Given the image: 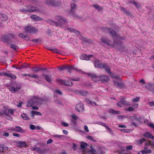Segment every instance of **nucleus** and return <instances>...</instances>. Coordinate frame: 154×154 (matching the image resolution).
Segmentation results:
<instances>
[{
  "mask_svg": "<svg viewBox=\"0 0 154 154\" xmlns=\"http://www.w3.org/2000/svg\"><path fill=\"white\" fill-rule=\"evenodd\" d=\"M15 131L18 133H25V131L22 128L19 126H16Z\"/></svg>",
  "mask_w": 154,
  "mask_h": 154,
  "instance_id": "25",
  "label": "nucleus"
},
{
  "mask_svg": "<svg viewBox=\"0 0 154 154\" xmlns=\"http://www.w3.org/2000/svg\"><path fill=\"white\" fill-rule=\"evenodd\" d=\"M71 117L72 118V119L76 120L78 119V117L76 116L74 114L72 115Z\"/></svg>",
  "mask_w": 154,
  "mask_h": 154,
  "instance_id": "55",
  "label": "nucleus"
},
{
  "mask_svg": "<svg viewBox=\"0 0 154 154\" xmlns=\"http://www.w3.org/2000/svg\"><path fill=\"white\" fill-rule=\"evenodd\" d=\"M4 149V147L2 145H0V154H2L3 150Z\"/></svg>",
  "mask_w": 154,
  "mask_h": 154,
  "instance_id": "52",
  "label": "nucleus"
},
{
  "mask_svg": "<svg viewBox=\"0 0 154 154\" xmlns=\"http://www.w3.org/2000/svg\"><path fill=\"white\" fill-rule=\"evenodd\" d=\"M70 80L73 81H79V78H71Z\"/></svg>",
  "mask_w": 154,
  "mask_h": 154,
  "instance_id": "53",
  "label": "nucleus"
},
{
  "mask_svg": "<svg viewBox=\"0 0 154 154\" xmlns=\"http://www.w3.org/2000/svg\"><path fill=\"white\" fill-rule=\"evenodd\" d=\"M31 116L32 117H34L35 115H38V116H42V114L39 112L32 111L31 112Z\"/></svg>",
  "mask_w": 154,
  "mask_h": 154,
  "instance_id": "27",
  "label": "nucleus"
},
{
  "mask_svg": "<svg viewBox=\"0 0 154 154\" xmlns=\"http://www.w3.org/2000/svg\"><path fill=\"white\" fill-rule=\"evenodd\" d=\"M47 49L56 53H58V50L56 48H47Z\"/></svg>",
  "mask_w": 154,
  "mask_h": 154,
  "instance_id": "32",
  "label": "nucleus"
},
{
  "mask_svg": "<svg viewBox=\"0 0 154 154\" xmlns=\"http://www.w3.org/2000/svg\"><path fill=\"white\" fill-rule=\"evenodd\" d=\"M88 76L91 77V80L94 82H97L100 81V76L98 77L96 75L93 74L88 73Z\"/></svg>",
  "mask_w": 154,
  "mask_h": 154,
  "instance_id": "11",
  "label": "nucleus"
},
{
  "mask_svg": "<svg viewBox=\"0 0 154 154\" xmlns=\"http://www.w3.org/2000/svg\"><path fill=\"white\" fill-rule=\"evenodd\" d=\"M25 8H22L20 9V12L23 13H31L32 12H38L40 10L37 7H33L31 5H27L25 6Z\"/></svg>",
  "mask_w": 154,
  "mask_h": 154,
  "instance_id": "2",
  "label": "nucleus"
},
{
  "mask_svg": "<svg viewBox=\"0 0 154 154\" xmlns=\"http://www.w3.org/2000/svg\"><path fill=\"white\" fill-rule=\"evenodd\" d=\"M29 128L31 129L34 130L35 129V127L34 125L31 124L29 126Z\"/></svg>",
  "mask_w": 154,
  "mask_h": 154,
  "instance_id": "54",
  "label": "nucleus"
},
{
  "mask_svg": "<svg viewBox=\"0 0 154 154\" xmlns=\"http://www.w3.org/2000/svg\"><path fill=\"white\" fill-rule=\"evenodd\" d=\"M2 112L3 115L5 114L7 116H9V109L7 108H4L2 110Z\"/></svg>",
  "mask_w": 154,
  "mask_h": 154,
  "instance_id": "31",
  "label": "nucleus"
},
{
  "mask_svg": "<svg viewBox=\"0 0 154 154\" xmlns=\"http://www.w3.org/2000/svg\"><path fill=\"white\" fill-rule=\"evenodd\" d=\"M121 11H123L124 12L128 15H130L131 14V13L129 11H127L124 8L121 7Z\"/></svg>",
  "mask_w": 154,
  "mask_h": 154,
  "instance_id": "35",
  "label": "nucleus"
},
{
  "mask_svg": "<svg viewBox=\"0 0 154 154\" xmlns=\"http://www.w3.org/2000/svg\"><path fill=\"white\" fill-rule=\"evenodd\" d=\"M144 151H145V152L146 154L147 153H150L152 152V151L150 149H146L144 150Z\"/></svg>",
  "mask_w": 154,
  "mask_h": 154,
  "instance_id": "61",
  "label": "nucleus"
},
{
  "mask_svg": "<svg viewBox=\"0 0 154 154\" xmlns=\"http://www.w3.org/2000/svg\"><path fill=\"white\" fill-rule=\"evenodd\" d=\"M104 68H105V70L108 73H111V71L109 68V66L106 65L105 64V66L104 67Z\"/></svg>",
  "mask_w": 154,
  "mask_h": 154,
  "instance_id": "39",
  "label": "nucleus"
},
{
  "mask_svg": "<svg viewBox=\"0 0 154 154\" xmlns=\"http://www.w3.org/2000/svg\"><path fill=\"white\" fill-rule=\"evenodd\" d=\"M26 63H24L22 66H20L18 67H16V69H23L27 68L29 66L26 65Z\"/></svg>",
  "mask_w": 154,
  "mask_h": 154,
  "instance_id": "28",
  "label": "nucleus"
},
{
  "mask_svg": "<svg viewBox=\"0 0 154 154\" xmlns=\"http://www.w3.org/2000/svg\"><path fill=\"white\" fill-rule=\"evenodd\" d=\"M32 78H34L35 79H38L39 78V76L37 74H34L32 75Z\"/></svg>",
  "mask_w": 154,
  "mask_h": 154,
  "instance_id": "56",
  "label": "nucleus"
},
{
  "mask_svg": "<svg viewBox=\"0 0 154 154\" xmlns=\"http://www.w3.org/2000/svg\"><path fill=\"white\" fill-rule=\"evenodd\" d=\"M86 101L87 102L90 104H91L92 106H97L98 105H97L96 103V102H91L90 100H88V99H86Z\"/></svg>",
  "mask_w": 154,
  "mask_h": 154,
  "instance_id": "37",
  "label": "nucleus"
},
{
  "mask_svg": "<svg viewBox=\"0 0 154 154\" xmlns=\"http://www.w3.org/2000/svg\"><path fill=\"white\" fill-rule=\"evenodd\" d=\"M41 70L40 68H38L37 67H35L34 68H33L31 70L34 71L35 72H37Z\"/></svg>",
  "mask_w": 154,
  "mask_h": 154,
  "instance_id": "41",
  "label": "nucleus"
},
{
  "mask_svg": "<svg viewBox=\"0 0 154 154\" xmlns=\"http://www.w3.org/2000/svg\"><path fill=\"white\" fill-rule=\"evenodd\" d=\"M26 33H36L38 32V30L35 27H33L31 25H29L25 27L24 28Z\"/></svg>",
  "mask_w": 154,
  "mask_h": 154,
  "instance_id": "3",
  "label": "nucleus"
},
{
  "mask_svg": "<svg viewBox=\"0 0 154 154\" xmlns=\"http://www.w3.org/2000/svg\"><path fill=\"white\" fill-rule=\"evenodd\" d=\"M132 146H129L126 147V149L127 150H131L132 149Z\"/></svg>",
  "mask_w": 154,
  "mask_h": 154,
  "instance_id": "63",
  "label": "nucleus"
},
{
  "mask_svg": "<svg viewBox=\"0 0 154 154\" xmlns=\"http://www.w3.org/2000/svg\"><path fill=\"white\" fill-rule=\"evenodd\" d=\"M99 64V60H95L94 63L95 67L97 68Z\"/></svg>",
  "mask_w": 154,
  "mask_h": 154,
  "instance_id": "49",
  "label": "nucleus"
},
{
  "mask_svg": "<svg viewBox=\"0 0 154 154\" xmlns=\"http://www.w3.org/2000/svg\"><path fill=\"white\" fill-rule=\"evenodd\" d=\"M146 88L154 94V83L150 82L145 85Z\"/></svg>",
  "mask_w": 154,
  "mask_h": 154,
  "instance_id": "8",
  "label": "nucleus"
},
{
  "mask_svg": "<svg viewBox=\"0 0 154 154\" xmlns=\"http://www.w3.org/2000/svg\"><path fill=\"white\" fill-rule=\"evenodd\" d=\"M42 75L45 77L46 80L49 83H51L52 81L51 78V75H45L44 74H42Z\"/></svg>",
  "mask_w": 154,
  "mask_h": 154,
  "instance_id": "18",
  "label": "nucleus"
},
{
  "mask_svg": "<svg viewBox=\"0 0 154 154\" xmlns=\"http://www.w3.org/2000/svg\"><path fill=\"white\" fill-rule=\"evenodd\" d=\"M105 31L107 33H110L112 37L116 36L117 35L116 32L112 29H110L109 28H105L104 29Z\"/></svg>",
  "mask_w": 154,
  "mask_h": 154,
  "instance_id": "12",
  "label": "nucleus"
},
{
  "mask_svg": "<svg viewBox=\"0 0 154 154\" xmlns=\"http://www.w3.org/2000/svg\"><path fill=\"white\" fill-rule=\"evenodd\" d=\"M45 3L48 5L53 6H57L59 3V2L54 1V0H45Z\"/></svg>",
  "mask_w": 154,
  "mask_h": 154,
  "instance_id": "9",
  "label": "nucleus"
},
{
  "mask_svg": "<svg viewBox=\"0 0 154 154\" xmlns=\"http://www.w3.org/2000/svg\"><path fill=\"white\" fill-rule=\"evenodd\" d=\"M12 134L14 136L16 137H19L20 136V134H18L16 133H13Z\"/></svg>",
  "mask_w": 154,
  "mask_h": 154,
  "instance_id": "59",
  "label": "nucleus"
},
{
  "mask_svg": "<svg viewBox=\"0 0 154 154\" xmlns=\"http://www.w3.org/2000/svg\"><path fill=\"white\" fill-rule=\"evenodd\" d=\"M73 69H74L78 72H82V70L81 69H78L76 67H75L74 66H73V67H72L70 66L66 65V70H67V71L68 72L70 73L71 72V71Z\"/></svg>",
  "mask_w": 154,
  "mask_h": 154,
  "instance_id": "14",
  "label": "nucleus"
},
{
  "mask_svg": "<svg viewBox=\"0 0 154 154\" xmlns=\"http://www.w3.org/2000/svg\"><path fill=\"white\" fill-rule=\"evenodd\" d=\"M101 41L102 43L106 44L108 46L111 47L113 48L116 46V45L118 44L116 42L114 41L113 44H111L109 41L107 39H106L104 38L103 37L101 38Z\"/></svg>",
  "mask_w": 154,
  "mask_h": 154,
  "instance_id": "5",
  "label": "nucleus"
},
{
  "mask_svg": "<svg viewBox=\"0 0 154 154\" xmlns=\"http://www.w3.org/2000/svg\"><path fill=\"white\" fill-rule=\"evenodd\" d=\"M84 129L85 131L86 132H88L89 131L88 128V127L86 125H85L84 126Z\"/></svg>",
  "mask_w": 154,
  "mask_h": 154,
  "instance_id": "64",
  "label": "nucleus"
},
{
  "mask_svg": "<svg viewBox=\"0 0 154 154\" xmlns=\"http://www.w3.org/2000/svg\"><path fill=\"white\" fill-rule=\"evenodd\" d=\"M9 89L10 91L13 93L15 92V88L13 87H10L9 88Z\"/></svg>",
  "mask_w": 154,
  "mask_h": 154,
  "instance_id": "47",
  "label": "nucleus"
},
{
  "mask_svg": "<svg viewBox=\"0 0 154 154\" xmlns=\"http://www.w3.org/2000/svg\"><path fill=\"white\" fill-rule=\"evenodd\" d=\"M46 22L48 24H50L52 25H55L57 26H59L60 25V24L59 23L52 20H47Z\"/></svg>",
  "mask_w": 154,
  "mask_h": 154,
  "instance_id": "22",
  "label": "nucleus"
},
{
  "mask_svg": "<svg viewBox=\"0 0 154 154\" xmlns=\"http://www.w3.org/2000/svg\"><path fill=\"white\" fill-rule=\"evenodd\" d=\"M93 7L99 11H101L102 10V8L97 5H93Z\"/></svg>",
  "mask_w": 154,
  "mask_h": 154,
  "instance_id": "34",
  "label": "nucleus"
},
{
  "mask_svg": "<svg viewBox=\"0 0 154 154\" xmlns=\"http://www.w3.org/2000/svg\"><path fill=\"white\" fill-rule=\"evenodd\" d=\"M87 138L89 140H91L94 142H96V140L94 139L93 137L91 136H88L87 137Z\"/></svg>",
  "mask_w": 154,
  "mask_h": 154,
  "instance_id": "44",
  "label": "nucleus"
},
{
  "mask_svg": "<svg viewBox=\"0 0 154 154\" xmlns=\"http://www.w3.org/2000/svg\"><path fill=\"white\" fill-rule=\"evenodd\" d=\"M88 145V144L87 143L84 142H82L80 145L81 148L82 149H83Z\"/></svg>",
  "mask_w": 154,
  "mask_h": 154,
  "instance_id": "36",
  "label": "nucleus"
},
{
  "mask_svg": "<svg viewBox=\"0 0 154 154\" xmlns=\"http://www.w3.org/2000/svg\"><path fill=\"white\" fill-rule=\"evenodd\" d=\"M44 100L45 99L43 98L34 96L28 102L27 106L30 107L34 105L41 104Z\"/></svg>",
  "mask_w": 154,
  "mask_h": 154,
  "instance_id": "1",
  "label": "nucleus"
},
{
  "mask_svg": "<svg viewBox=\"0 0 154 154\" xmlns=\"http://www.w3.org/2000/svg\"><path fill=\"white\" fill-rule=\"evenodd\" d=\"M113 82L116 86H117L118 88H123L125 87V84L124 83L121 82H119L118 81L114 80Z\"/></svg>",
  "mask_w": 154,
  "mask_h": 154,
  "instance_id": "16",
  "label": "nucleus"
},
{
  "mask_svg": "<svg viewBox=\"0 0 154 154\" xmlns=\"http://www.w3.org/2000/svg\"><path fill=\"white\" fill-rule=\"evenodd\" d=\"M140 97H136V98H134L133 100H132V101L133 102H138V101H139V100H140Z\"/></svg>",
  "mask_w": 154,
  "mask_h": 154,
  "instance_id": "51",
  "label": "nucleus"
},
{
  "mask_svg": "<svg viewBox=\"0 0 154 154\" xmlns=\"http://www.w3.org/2000/svg\"><path fill=\"white\" fill-rule=\"evenodd\" d=\"M18 36L20 38L24 39L26 41H28L30 39L29 36H27L23 33H20L18 35Z\"/></svg>",
  "mask_w": 154,
  "mask_h": 154,
  "instance_id": "23",
  "label": "nucleus"
},
{
  "mask_svg": "<svg viewBox=\"0 0 154 154\" xmlns=\"http://www.w3.org/2000/svg\"><path fill=\"white\" fill-rule=\"evenodd\" d=\"M33 149L34 150H36V151H37L38 152L39 151V150L40 149L38 147H35L33 148Z\"/></svg>",
  "mask_w": 154,
  "mask_h": 154,
  "instance_id": "62",
  "label": "nucleus"
},
{
  "mask_svg": "<svg viewBox=\"0 0 154 154\" xmlns=\"http://www.w3.org/2000/svg\"><path fill=\"white\" fill-rule=\"evenodd\" d=\"M7 19L6 15L3 14H0V21H5L7 20Z\"/></svg>",
  "mask_w": 154,
  "mask_h": 154,
  "instance_id": "26",
  "label": "nucleus"
},
{
  "mask_svg": "<svg viewBox=\"0 0 154 154\" xmlns=\"http://www.w3.org/2000/svg\"><path fill=\"white\" fill-rule=\"evenodd\" d=\"M21 117L23 119L25 120H28L29 119V118L28 116L27 115L24 113H23L21 115Z\"/></svg>",
  "mask_w": 154,
  "mask_h": 154,
  "instance_id": "38",
  "label": "nucleus"
},
{
  "mask_svg": "<svg viewBox=\"0 0 154 154\" xmlns=\"http://www.w3.org/2000/svg\"><path fill=\"white\" fill-rule=\"evenodd\" d=\"M151 141H149L147 142H146L145 144V146H149L151 145Z\"/></svg>",
  "mask_w": 154,
  "mask_h": 154,
  "instance_id": "58",
  "label": "nucleus"
},
{
  "mask_svg": "<svg viewBox=\"0 0 154 154\" xmlns=\"http://www.w3.org/2000/svg\"><path fill=\"white\" fill-rule=\"evenodd\" d=\"M109 80V78L107 76L103 75L100 76V81L103 82H107Z\"/></svg>",
  "mask_w": 154,
  "mask_h": 154,
  "instance_id": "17",
  "label": "nucleus"
},
{
  "mask_svg": "<svg viewBox=\"0 0 154 154\" xmlns=\"http://www.w3.org/2000/svg\"><path fill=\"white\" fill-rule=\"evenodd\" d=\"M57 83L60 85L69 86L72 85V82L70 81H64L60 79H57Z\"/></svg>",
  "mask_w": 154,
  "mask_h": 154,
  "instance_id": "6",
  "label": "nucleus"
},
{
  "mask_svg": "<svg viewBox=\"0 0 154 154\" xmlns=\"http://www.w3.org/2000/svg\"><path fill=\"white\" fill-rule=\"evenodd\" d=\"M106 129L107 131H108L111 134H113V131L109 128L108 126L106 127Z\"/></svg>",
  "mask_w": 154,
  "mask_h": 154,
  "instance_id": "50",
  "label": "nucleus"
},
{
  "mask_svg": "<svg viewBox=\"0 0 154 154\" xmlns=\"http://www.w3.org/2000/svg\"><path fill=\"white\" fill-rule=\"evenodd\" d=\"M5 77H9L13 79H15L16 78V76L11 73H6Z\"/></svg>",
  "mask_w": 154,
  "mask_h": 154,
  "instance_id": "29",
  "label": "nucleus"
},
{
  "mask_svg": "<svg viewBox=\"0 0 154 154\" xmlns=\"http://www.w3.org/2000/svg\"><path fill=\"white\" fill-rule=\"evenodd\" d=\"M109 112L110 113H113L115 114H120V112L119 111H115L112 109H110L109 110Z\"/></svg>",
  "mask_w": 154,
  "mask_h": 154,
  "instance_id": "40",
  "label": "nucleus"
},
{
  "mask_svg": "<svg viewBox=\"0 0 154 154\" xmlns=\"http://www.w3.org/2000/svg\"><path fill=\"white\" fill-rule=\"evenodd\" d=\"M17 144L18 146L21 148L24 147L26 146V142L25 141H19L17 142Z\"/></svg>",
  "mask_w": 154,
  "mask_h": 154,
  "instance_id": "24",
  "label": "nucleus"
},
{
  "mask_svg": "<svg viewBox=\"0 0 154 154\" xmlns=\"http://www.w3.org/2000/svg\"><path fill=\"white\" fill-rule=\"evenodd\" d=\"M56 19L60 22V23H59L60 24L59 26L64 25L67 23L66 19L62 17L59 16H57L56 17Z\"/></svg>",
  "mask_w": 154,
  "mask_h": 154,
  "instance_id": "10",
  "label": "nucleus"
},
{
  "mask_svg": "<svg viewBox=\"0 0 154 154\" xmlns=\"http://www.w3.org/2000/svg\"><path fill=\"white\" fill-rule=\"evenodd\" d=\"M10 47L11 48L13 49L15 51H16L17 49L18 46H16V45L13 44H10Z\"/></svg>",
  "mask_w": 154,
  "mask_h": 154,
  "instance_id": "42",
  "label": "nucleus"
},
{
  "mask_svg": "<svg viewBox=\"0 0 154 154\" xmlns=\"http://www.w3.org/2000/svg\"><path fill=\"white\" fill-rule=\"evenodd\" d=\"M93 56L92 55H87L86 54H83L80 56V58L82 60H89L90 57Z\"/></svg>",
  "mask_w": 154,
  "mask_h": 154,
  "instance_id": "15",
  "label": "nucleus"
},
{
  "mask_svg": "<svg viewBox=\"0 0 154 154\" xmlns=\"http://www.w3.org/2000/svg\"><path fill=\"white\" fill-rule=\"evenodd\" d=\"M133 3L134 5L137 8H140V5L138 3L134 1H133Z\"/></svg>",
  "mask_w": 154,
  "mask_h": 154,
  "instance_id": "45",
  "label": "nucleus"
},
{
  "mask_svg": "<svg viewBox=\"0 0 154 154\" xmlns=\"http://www.w3.org/2000/svg\"><path fill=\"white\" fill-rule=\"evenodd\" d=\"M105 63H99L97 68L101 69L104 68L105 66Z\"/></svg>",
  "mask_w": 154,
  "mask_h": 154,
  "instance_id": "46",
  "label": "nucleus"
},
{
  "mask_svg": "<svg viewBox=\"0 0 154 154\" xmlns=\"http://www.w3.org/2000/svg\"><path fill=\"white\" fill-rule=\"evenodd\" d=\"M120 103L123 105H128L129 103V102L128 101L125 100L123 99H122L120 101Z\"/></svg>",
  "mask_w": 154,
  "mask_h": 154,
  "instance_id": "33",
  "label": "nucleus"
},
{
  "mask_svg": "<svg viewBox=\"0 0 154 154\" xmlns=\"http://www.w3.org/2000/svg\"><path fill=\"white\" fill-rule=\"evenodd\" d=\"M146 141V140L144 138H141L140 139L136 140L135 142L139 146L142 145L144 142Z\"/></svg>",
  "mask_w": 154,
  "mask_h": 154,
  "instance_id": "21",
  "label": "nucleus"
},
{
  "mask_svg": "<svg viewBox=\"0 0 154 154\" xmlns=\"http://www.w3.org/2000/svg\"><path fill=\"white\" fill-rule=\"evenodd\" d=\"M30 17L32 19L35 21H39L43 20L42 18L34 15H31Z\"/></svg>",
  "mask_w": 154,
  "mask_h": 154,
  "instance_id": "19",
  "label": "nucleus"
},
{
  "mask_svg": "<svg viewBox=\"0 0 154 154\" xmlns=\"http://www.w3.org/2000/svg\"><path fill=\"white\" fill-rule=\"evenodd\" d=\"M71 11L69 13V14L71 16H75V12H74V9L76 7L75 5L74 4H71Z\"/></svg>",
  "mask_w": 154,
  "mask_h": 154,
  "instance_id": "20",
  "label": "nucleus"
},
{
  "mask_svg": "<svg viewBox=\"0 0 154 154\" xmlns=\"http://www.w3.org/2000/svg\"><path fill=\"white\" fill-rule=\"evenodd\" d=\"M67 29L69 30L70 32L75 33L77 35H79L80 34L79 32L75 29L68 27L67 28Z\"/></svg>",
  "mask_w": 154,
  "mask_h": 154,
  "instance_id": "30",
  "label": "nucleus"
},
{
  "mask_svg": "<svg viewBox=\"0 0 154 154\" xmlns=\"http://www.w3.org/2000/svg\"><path fill=\"white\" fill-rule=\"evenodd\" d=\"M103 152L101 149L95 150L93 147L92 146L91 147V149L85 152L84 154H103Z\"/></svg>",
  "mask_w": 154,
  "mask_h": 154,
  "instance_id": "4",
  "label": "nucleus"
},
{
  "mask_svg": "<svg viewBox=\"0 0 154 154\" xmlns=\"http://www.w3.org/2000/svg\"><path fill=\"white\" fill-rule=\"evenodd\" d=\"M143 136L146 137L150 138L151 134L149 132H147L143 134Z\"/></svg>",
  "mask_w": 154,
  "mask_h": 154,
  "instance_id": "43",
  "label": "nucleus"
},
{
  "mask_svg": "<svg viewBox=\"0 0 154 154\" xmlns=\"http://www.w3.org/2000/svg\"><path fill=\"white\" fill-rule=\"evenodd\" d=\"M14 38V37L12 36L11 35H5L2 37V40L4 42L9 43Z\"/></svg>",
  "mask_w": 154,
  "mask_h": 154,
  "instance_id": "7",
  "label": "nucleus"
},
{
  "mask_svg": "<svg viewBox=\"0 0 154 154\" xmlns=\"http://www.w3.org/2000/svg\"><path fill=\"white\" fill-rule=\"evenodd\" d=\"M54 137H56L58 138H60L63 137V135H59L57 134H55L54 135Z\"/></svg>",
  "mask_w": 154,
  "mask_h": 154,
  "instance_id": "57",
  "label": "nucleus"
},
{
  "mask_svg": "<svg viewBox=\"0 0 154 154\" xmlns=\"http://www.w3.org/2000/svg\"><path fill=\"white\" fill-rule=\"evenodd\" d=\"M62 124L64 126L67 127L69 126V124L65 122H62Z\"/></svg>",
  "mask_w": 154,
  "mask_h": 154,
  "instance_id": "60",
  "label": "nucleus"
},
{
  "mask_svg": "<svg viewBox=\"0 0 154 154\" xmlns=\"http://www.w3.org/2000/svg\"><path fill=\"white\" fill-rule=\"evenodd\" d=\"M66 66H64L63 67H60L59 66L58 68V69L59 70H61V71H63V70L64 69H66Z\"/></svg>",
  "mask_w": 154,
  "mask_h": 154,
  "instance_id": "48",
  "label": "nucleus"
},
{
  "mask_svg": "<svg viewBox=\"0 0 154 154\" xmlns=\"http://www.w3.org/2000/svg\"><path fill=\"white\" fill-rule=\"evenodd\" d=\"M76 111L79 112H82L84 111V105L82 104L79 103L76 106Z\"/></svg>",
  "mask_w": 154,
  "mask_h": 154,
  "instance_id": "13",
  "label": "nucleus"
}]
</instances>
